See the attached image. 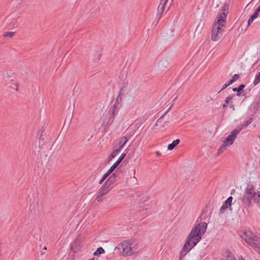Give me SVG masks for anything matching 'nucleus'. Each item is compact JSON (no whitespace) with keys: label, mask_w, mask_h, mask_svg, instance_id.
Here are the masks:
<instances>
[{"label":"nucleus","mask_w":260,"mask_h":260,"mask_svg":"<svg viewBox=\"0 0 260 260\" xmlns=\"http://www.w3.org/2000/svg\"><path fill=\"white\" fill-rule=\"evenodd\" d=\"M240 237L253 248H260V238L254 236L251 232H244L240 235Z\"/></svg>","instance_id":"obj_5"},{"label":"nucleus","mask_w":260,"mask_h":260,"mask_svg":"<svg viewBox=\"0 0 260 260\" xmlns=\"http://www.w3.org/2000/svg\"><path fill=\"white\" fill-rule=\"evenodd\" d=\"M18 84L14 82L12 83L11 87L13 89H15L16 90H18Z\"/></svg>","instance_id":"obj_33"},{"label":"nucleus","mask_w":260,"mask_h":260,"mask_svg":"<svg viewBox=\"0 0 260 260\" xmlns=\"http://www.w3.org/2000/svg\"><path fill=\"white\" fill-rule=\"evenodd\" d=\"M168 0H161L160 2V4L158 7L157 11L158 13L156 15V18L157 21H158L160 18L161 17V15L164 12V9L166 6V4Z\"/></svg>","instance_id":"obj_10"},{"label":"nucleus","mask_w":260,"mask_h":260,"mask_svg":"<svg viewBox=\"0 0 260 260\" xmlns=\"http://www.w3.org/2000/svg\"><path fill=\"white\" fill-rule=\"evenodd\" d=\"M114 182V174H113L106 181L104 187L108 188H110V190L112 188V185Z\"/></svg>","instance_id":"obj_14"},{"label":"nucleus","mask_w":260,"mask_h":260,"mask_svg":"<svg viewBox=\"0 0 260 260\" xmlns=\"http://www.w3.org/2000/svg\"><path fill=\"white\" fill-rule=\"evenodd\" d=\"M201 221H202V219H200V222L199 223L202 222H201Z\"/></svg>","instance_id":"obj_51"},{"label":"nucleus","mask_w":260,"mask_h":260,"mask_svg":"<svg viewBox=\"0 0 260 260\" xmlns=\"http://www.w3.org/2000/svg\"><path fill=\"white\" fill-rule=\"evenodd\" d=\"M113 158H114V151L112 152L111 154L110 155L109 159L108 161V162H109L110 161H111Z\"/></svg>","instance_id":"obj_34"},{"label":"nucleus","mask_w":260,"mask_h":260,"mask_svg":"<svg viewBox=\"0 0 260 260\" xmlns=\"http://www.w3.org/2000/svg\"><path fill=\"white\" fill-rule=\"evenodd\" d=\"M114 171V165H112L109 170L106 172L109 175Z\"/></svg>","instance_id":"obj_32"},{"label":"nucleus","mask_w":260,"mask_h":260,"mask_svg":"<svg viewBox=\"0 0 260 260\" xmlns=\"http://www.w3.org/2000/svg\"><path fill=\"white\" fill-rule=\"evenodd\" d=\"M254 202L256 203H260V191L256 192L255 194Z\"/></svg>","instance_id":"obj_24"},{"label":"nucleus","mask_w":260,"mask_h":260,"mask_svg":"<svg viewBox=\"0 0 260 260\" xmlns=\"http://www.w3.org/2000/svg\"><path fill=\"white\" fill-rule=\"evenodd\" d=\"M13 14L12 13L9 16L8 18H7V19H6V21H8L10 19V18L12 16H13Z\"/></svg>","instance_id":"obj_44"},{"label":"nucleus","mask_w":260,"mask_h":260,"mask_svg":"<svg viewBox=\"0 0 260 260\" xmlns=\"http://www.w3.org/2000/svg\"><path fill=\"white\" fill-rule=\"evenodd\" d=\"M131 179H132V180H136L137 181V179L135 177L131 178Z\"/></svg>","instance_id":"obj_47"},{"label":"nucleus","mask_w":260,"mask_h":260,"mask_svg":"<svg viewBox=\"0 0 260 260\" xmlns=\"http://www.w3.org/2000/svg\"><path fill=\"white\" fill-rule=\"evenodd\" d=\"M105 252L104 249L100 247H99L94 252L93 255L95 256H99L100 254H103Z\"/></svg>","instance_id":"obj_19"},{"label":"nucleus","mask_w":260,"mask_h":260,"mask_svg":"<svg viewBox=\"0 0 260 260\" xmlns=\"http://www.w3.org/2000/svg\"><path fill=\"white\" fill-rule=\"evenodd\" d=\"M123 94V88H122L121 89L118 95H120V96H121V95Z\"/></svg>","instance_id":"obj_39"},{"label":"nucleus","mask_w":260,"mask_h":260,"mask_svg":"<svg viewBox=\"0 0 260 260\" xmlns=\"http://www.w3.org/2000/svg\"><path fill=\"white\" fill-rule=\"evenodd\" d=\"M89 260H94V258L93 257V258H92L91 259H89Z\"/></svg>","instance_id":"obj_49"},{"label":"nucleus","mask_w":260,"mask_h":260,"mask_svg":"<svg viewBox=\"0 0 260 260\" xmlns=\"http://www.w3.org/2000/svg\"><path fill=\"white\" fill-rule=\"evenodd\" d=\"M233 197H229L227 200L225 201L224 203L222 205L220 209V212L223 213L224 210L228 208H229L230 210L232 211L233 210L232 208V201H233Z\"/></svg>","instance_id":"obj_9"},{"label":"nucleus","mask_w":260,"mask_h":260,"mask_svg":"<svg viewBox=\"0 0 260 260\" xmlns=\"http://www.w3.org/2000/svg\"><path fill=\"white\" fill-rule=\"evenodd\" d=\"M81 248V246L80 244H79L78 245L76 246H72L71 247V250L73 251L74 253L77 252Z\"/></svg>","instance_id":"obj_21"},{"label":"nucleus","mask_w":260,"mask_h":260,"mask_svg":"<svg viewBox=\"0 0 260 260\" xmlns=\"http://www.w3.org/2000/svg\"><path fill=\"white\" fill-rule=\"evenodd\" d=\"M106 116H108L106 121L107 124H111L113 122V118L114 117V105H111L109 107V111L106 113Z\"/></svg>","instance_id":"obj_11"},{"label":"nucleus","mask_w":260,"mask_h":260,"mask_svg":"<svg viewBox=\"0 0 260 260\" xmlns=\"http://www.w3.org/2000/svg\"><path fill=\"white\" fill-rule=\"evenodd\" d=\"M163 116H161V117L159 118V119H158V120H160L162 118Z\"/></svg>","instance_id":"obj_50"},{"label":"nucleus","mask_w":260,"mask_h":260,"mask_svg":"<svg viewBox=\"0 0 260 260\" xmlns=\"http://www.w3.org/2000/svg\"><path fill=\"white\" fill-rule=\"evenodd\" d=\"M228 86L225 83L222 87L221 88V89L218 91V93H219L221 91L223 90L225 88H226Z\"/></svg>","instance_id":"obj_36"},{"label":"nucleus","mask_w":260,"mask_h":260,"mask_svg":"<svg viewBox=\"0 0 260 260\" xmlns=\"http://www.w3.org/2000/svg\"><path fill=\"white\" fill-rule=\"evenodd\" d=\"M122 99L120 95H118L117 97L116 100L115 102V114L116 113V110L119 109L121 106V102Z\"/></svg>","instance_id":"obj_15"},{"label":"nucleus","mask_w":260,"mask_h":260,"mask_svg":"<svg viewBox=\"0 0 260 260\" xmlns=\"http://www.w3.org/2000/svg\"><path fill=\"white\" fill-rule=\"evenodd\" d=\"M229 10V6L226 4H224V5L222 7L221 11L218 12L216 19H221V20L222 19L223 20L226 21Z\"/></svg>","instance_id":"obj_7"},{"label":"nucleus","mask_w":260,"mask_h":260,"mask_svg":"<svg viewBox=\"0 0 260 260\" xmlns=\"http://www.w3.org/2000/svg\"><path fill=\"white\" fill-rule=\"evenodd\" d=\"M127 71L125 68H123L122 69L120 74L119 75V78L121 79L122 80L124 81L127 77Z\"/></svg>","instance_id":"obj_17"},{"label":"nucleus","mask_w":260,"mask_h":260,"mask_svg":"<svg viewBox=\"0 0 260 260\" xmlns=\"http://www.w3.org/2000/svg\"><path fill=\"white\" fill-rule=\"evenodd\" d=\"M240 260H244L243 258H242L241 259H240Z\"/></svg>","instance_id":"obj_52"},{"label":"nucleus","mask_w":260,"mask_h":260,"mask_svg":"<svg viewBox=\"0 0 260 260\" xmlns=\"http://www.w3.org/2000/svg\"><path fill=\"white\" fill-rule=\"evenodd\" d=\"M254 187L251 183L247 184L245 190L244 194L242 199L243 203L246 205H250L251 204L252 200L254 202L255 194Z\"/></svg>","instance_id":"obj_6"},{"label":"nucleus","mask_w":260,"mask_h":260,"mask_svg":"<svg viewBox=\"0 0 260 260\" xmlns=\"http://www.w3.org/2000/svg\"><path fill=\"white\" fill-rule=\"evenodd\" d=\"M156 156H160L161 155L160 153L159 152V151H156Z\"/></svg>","instance_id":"obj_43"},{"label":"nucleus","mask_w":260,"mask_h":260,"mask_svg":"<svg viewBox=\"0 0 260 260\" xmlns=\"http://www.w3.org/2000/svg\"><path fill=\"white\" fill-rule=\"evenodd\" d=\"M256 18L252 15L249 18L247 22V26H249Z\"/></svg>","instance_id":"obj_27"},{"label":"nucleus","mask_w":260,"mask_h":260,"mask_svg":"<svg viewBox=\"0 0 260 260\" xmlns=\"http://www.w3.org/2000/svg\"><path fill=\"white\" fill-rule=\"evenodd\" d=\"M126 156V153H123L119 158L115 162V169H116L117 166L120 164V162L122 161L124 158Z\"/></svg>","instance_id":"obj_18"},{"label":"nucleus","mask_w":260,"mask_h":260,"mask_svg":"<svg viewBox=\"0 0 260 260\" xmlns=\"http://www.w3.org/2000/svg\"><path fill=\"white\" fill-rule=\"evenodd\" d=\"M172 98H173V101H174L175 100H176L177 99V95H176V96H174V95H173V96H172Z\"/></svg>","instance_id":"obj_45"},{"label":"nucleus","mask_w":260,"mask_h":260,"mask_svg":"<svg viewBox=\"0 0 260 260\" xmlns=\"http://www.w3.org/2000/svg\"><path fill=\"white\" fill-rule=\"evenodd\" d=\"M252 122V118L244 122V123L242 125V126L241 127L239 128L238 129H241V130H242L243 128H245L247 126H248Z\"/></svg>","instance_id":"obj_22"},{"label":"nucleus","mask_w":260,"mask_h":260,"mask_svg":"<svg viewBox=\"0 0 260 260\" xmlns=\"http://www.w3.org/2000/svg\"><path fill=\"white\" fill-rule=\"evenodd\" d=\"M236 95L238 96H245V94L243 93V91H240L239 92H237L236 94Z\"/></svg>","instance_id":"obj_35"},{"label":"nucleus","mask_w":260,"mask_h":260,"mask_svg":"<svg viewBox=\"0 0 260 260\" xmlns=\"http://www.w3.org/2000/svg\"><path fill=\"white\" fill-rule=\"evenodd\" d=\"M245 87V85L244 84H241L238 87L233 88L232 90L234 92H239L242 91Z\"/></svg>","instance_id":"obj_20"},{"label":"nucleus","mask_w":260,"mask_h":260,"mask_svg":"<svg viewBox=\"0 0 260 260\" xmlns=\"http://www.w3.org/2000/svg\"><path fill=\"white\" fill-rule=\"evenodd\" d=\"M110 190V188H106L104 186H103L100 191H101L104 195L106 194Z\"/></svg>","instance_id":"obj_26"},{"label":"nucleus","mask_w":260,"mask_h":260,"mask_svg":"<svg viewBox=\"0 0 260 260\" xmlns=\"http://www.w3.org/2000/svg\"><path fill=\"white\" fill-rule=\"evenodd\" d=\"M43 249H44V250H46V249H47V247H44L43 248Z\"/></svg>","instance_id":"obj_48"},{"label":"nucleus","mask_w":260,"mask_h":260,"mask_svg":"<svg viewBox=\"0 0 260 260\" xmlns=\"http://www.w3.org/2000/svg\"><path fill=\"white\" fill-rule=\"evenodd\" d=\"M233 96H228L226 99H225V103L226 104H228L230 103V101L233 99Z\"/></svg>","instance_id":"obj_31"},{"label":"nucleus","mask_w":260,"mask_h":260,"mask_svg":"<svg viewBox=\"0 0 260 260\" xmlns=\"http://www.w3.org/2000/svg\"><path fill=\"white\" fill-rule=\"evenodd\" d=\"M230 108H233V110H234V105H233L232 102H231V104H230Z\"/></svg>","instance_id":"obj_41"},{"label":"nucleus","mask_w":260,"mask_h":260,"mask_svg":"<svg viewBox=\"0 0 260 260\" xmlns=\"http://www.w3.org/2000/svg\"><path fill=\"white\" fill-rule=\"evenodd\" d=\"M226 23V22L222 19L221 20V19H216L212 30L211 40L212 41H217L222 36L223 27H225Z\"/></svg>","instance_id":"obj_3"},{"label":"nucleus","mask_w":260,"mask_h":260,"mask_svg":"<svg viewBox=\"0 0 260 260\" xmlns=\"http://www.w3.org/2000/svg\"><path fill=\"white\" fill-rule=\"evenodd\" d=\"M260 82V72L258 73V75H256V77L255 78V79L253 81V84L254 85H256Z\"/></svg>","instance_id":"obj_25"},{"label":"nucleus","mask_w":260,"mask_h":260,"mask_svg":"<svg viewBox=\"0 0 260 260\" xmlns=\"http://www.w3.org/2000/svg\"><path fill=\"white\" fill-rule=\"evenodd\" d=\"M104 194L102 193L101 191L99 192V194L97 196L96 200L98 202H101L103 200Z\"/></svg>","instance_id":"obj_23"},{"label":"nucleus","mask_w":260,"mask_h":260,"mask_svg":"<svg viewBox=\"0 0 260 260\" xmlns=\"http://www.w3.org/2000/svg\"><path fill=\"white\" fill-rule=\"evenodd\" d=\"M234 82L232 81V80L231 79L230 80H229V81H228L226 83H225V84L229 86H230L231 84H232V83H233Z\"/></svg>","instance_id":"obj_37"},{"label":"nucleus","mask_w":260,"mask_h":260,"mask_svg":"<svg viewBox=\"0 0 260 260\" xmlns=\"http://www.w3.org/2000/svg\"><path fill=\"white\" fill-rule=\"evenodd\" d=\"M170 64V60L166 57L162 59L159 64V66L161 69H167Z\"/></svg>","instance_id":"obj_12"},{"label":"nucleus","mask_w":260,"mask_h":260,"mask_svg":"<svg viewBox=\"0 0 260 260\" xmlns=\"http://www.w3.org/2000/svg\"><path fill=\"white\" fill-rule=\"evenodd\" d=\"M223 256L225 257L226 260H236L232 252L229 250H225L222 251Z\"/></svg>","instance_id":"obj_13"},{"label":"nucleus","mask_w":260,"mask_h":260,"mask_svg":"<svg viewBox=\"0 0 260 260\" xmlns=\"http://www.w3.org/2000/svg\"><path fill=\"white\" fill-rule=\"evenodd\" d=\"M227 105H228V104H226L225 103V104H224L222 105V107H223V108H226L227 107Z\"/></svg>","instance_id":"obj_46"},{"label":"nucleus","mask_w":260,"mask_h":260,"mask_svg":"<svg viewBox=\"0 0 260 260\" xmlns=\"http://www.w3.org/2000/svg\"><path fill=\"white\" fill-rule=\"evenodd\" d=\"M239 78L240 76L239 74H235L232 77L231 80L233 82H234L235 81H237Z\"/></svg>","instance_id":"obj_29"},{"label":"nucleus","mask_w":260,"mask_h":260,"mask_svg":"<svg viewBox=\"0 0 260 260\" xmlns=\"http://www.w3.org/2000/svg\"><path fill=\"white\" fill-rule=\"evenodd\" d=\"M115 251H116L119 255L130 256L137 253L139 251L138 245L130 241H125L115 247Z\"/></svg>","instance_id":"obj_2"},{"label":"nucleus","mask_w":260,"mask_h":260,"mask_svg":"<svg viewBox=\"0 0 260 260\" xmlns=\"http://www.w3.org/2000/svg\"><path fill=\"white\" fill-rule=\"evenodd\" d=\"M147 197H143V202H145L146 201H147Z\"/></svg>","instance_id":"obj_42"},{"label":"nucleus","mask_w":260,"mask_h":260,"mask_svg":"<svg viewBox=\"0 0 260 260\" xmlns=\"http://www.w3.org/2000/svg\"><path fill=\"white\" fill-rule=\"evenodd\" d=\"M252 15L254 16L255 18H257L258 15L260 16V8L257 7Z\"/></svg>","instance_id":"obj_28"},{"label":"nucleus","mask_w":260,"mask_h":260,"mask_svg":"<svg viewBox=\"0 0 260 260\" xmlns=\"http://www.w3.org/2000/svg\"><path fill=\"white\" fill-rule=\"evenodd\" d=\"M180 141L179 139H177L172 142L171 144H169L168 146V149L169 150H172L179 143Z\"/></svg>","instance_id":"obj_16"},{"label":"nucleus","mask_w":260,"mask_h":260,"mask_svg":"<svg viewBox=\"0 0 260 260\" xmlns=\"http://www.w3.org/2000/svg\"><path fill=\"white\" fill-rule=\"evenodd\" d=\"M241 131V129L236 128L234 129L230 135H229L223 141L222 144L219 147L217 154L219 155L221 153L224 152L227 149V148L231 146L235 140L237 135Z\"/></svg>","instance_id":"obj_4"},{"label":"nucleus","mask_w":260,"mask_h":260,"mask_svg":"<svg viewBox=\"0 0 260 260\" xmlns=\"http://www.w3.org/2000/svg\"><path fill=\"white\" fill-rule=\"evenodd\" d=\"M207 227V224L206 222H202L196 224L192 229L181 250L180 260H181L186 253L201 240L202 236L206 232Z\"/></svg>","instance_id":"obj_1"},{"label":"nucleus","mask_w":260,"mask_h":260,"mask_svg":"<svg viewBox=\"0 0 260 260\" xmlns=\"http://www.w3.org/2000/svg\"><path fill=\"white\" fill-rule=\"evenodd\" d=\"M14 35V32H7L4 34L5 37H9L10 38H12Z\"/></svg>","instance_id":"obj_30"},{"label":"nucleus","mask_w":260,"mask_h":260,"mask_svg":"<svg viewBox=\"0 0 260 260\" xmlns=\"http://www.w3.org/2000/svg\"><path fill=\"white\" fill-rule=\"evenodd\" d=\"M105 180V179H104V178L102 177V179H101V180L100 181V182H99V183L100 184H102V183L104 182V181Z\"/></svg>","instance_id":"obj_40"},{"label":"nucleus","mask_w":260,"mask_h":260,"mask_svg":"<svg viewBox=\"0 0 260 260\" xmlns=\"http://www.w3.org/2000/svg\"><path fill=\"white\" fill-rule=\"evenodd\" d=\"M259 138L260 139V135L258 136Z\"/></svg>","instance_id":"obj_53"},{"label":"nucleus","mask_w":260,"mask_h":260,"mask_svg":"<svg viewBox=\"0 0 260 260\" xmlns=\"http://www.w3.org/2000/svg\"><path fill=\"white\" fill-rule=\"evenodd\" d=\"M127 140L128 139L126 137H122L117 140L118 147L116 148V146H115V156L116 153H119L121 149L123 147Z\"/></svg>","instance_id":"obj_8"},{"label":"nucleus","mask_w":260,"mask_h":260,"mask_svg":"<svg viewBox=\"0 0 260 260\" xmlns=\"http://www.w3.org/2000/svg\"><path fill=\"white\" fill-rule=\"evenodd\" d=\"M109 175L107 173H106L103 176V178L105 179H106Z\"/></svg>","instance_id":"obj_38"}]
</instances>
